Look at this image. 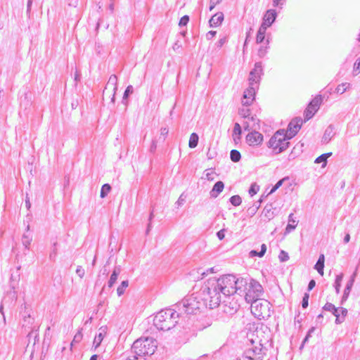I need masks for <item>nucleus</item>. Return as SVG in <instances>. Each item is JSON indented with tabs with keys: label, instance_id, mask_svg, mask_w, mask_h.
Wrapping results in <instances>:
<instances>
[{
	"label": "nucleus",
	"instance_id": "1",
	"mask_svg": "<svg viewBox=\"0 0 360 360\" xmlns=\"http://www.w3.org/2000/svg\"><path fill=\"white\" fill-rule=\"evenodd\" d=\"M220 289L216 278H209L202 286L199 292L209 309H214L221 302L223 293Z\"/></svg>",
	"mask_w": 360,
	"mask_h": 360
},
{
	"label": "nucleus",
	"instance_id": "2",
	"mask_svg": "<svg viewBox=\"0 0 360 360\" xmlns=\"http://www.w3.org/2000/svg\"><path fill=\"white\" fill-rule=\"evenodd\" d=\"M173 307L177 309L181 316L184 314H195L202 309L208 308L200 292L187 295Z\"/></svg>",
	"mask_w": 360,
	"mask_h": 360
},
{
	"label": "nucleus",
	"instance_id": "3",
	"mask_svg": "<svg viewBox=\"0 0 360 360\" xmlns=\"http://www.w3.org/2000/svg\"><path fill=\"white\" fill-rule=\"evenodd\" d=\"M216 282L219 284L223 296L226 297L240 293L246 285V278L236 277L233 274H226L216 278Z\"/></svg>",
	"mask_w": 360,
	"mask_h": 360
},
{
	"label": "nucleus",
	"instance_id": "4",
	"mask_svg": "<svg viewBox=\"0 0 360 360\" xmlns=\"http://www.w3.org/2000/svg\"><path fill=\"white\" fill-rule=\"evenodd\" d=\"M177 309L168 308L158 312L154 319L153 324L160 330H169L174 328L181 316L179 314Z\"/></svg>",
	"mask_w": 360,
	"mask_h": 360
},
{
	"label": "nucleus",
	"instance_id": "5",
	"mask_svg": "<svg viewBox=\"0 0 360 360\" xmlns=\"http://www.w3.org/2000/svg\"><path fill=\"white\" fill-rule=\"evenodd\" d=\"M157 348L156 340L153 338H140L134 342L131 351L136 355L148 358Z\"/></svg>",
	"mask_w": 360,
	"mask_h": 360
},
{
	"label": "nucleus",
	"instance_id": "6",
	"mask_svg": "<svg viewBox=\"0 0 360 360\" xmlns=\"http://www.w3.org/2000/svg\"><path fill=\"white\" fill-rule=\"evenodd\" d=\"M243 288V291L238 295L243 297L248 303H251L259 299L263 293L262 285L252 278H246V285Z\"/></svg>",
	"mask_w": 360,
	"mask_h": 360
},
{
	"label": "nucleus",
	"instance_id": "7",
	"mask_svg": "<svg viewBox=\"0 0 360 360\" xmlns=\"http://www.w3.org/2000/svg\"><path fill=\"white\" fill-rule=\"evenodd\" d=\"M290 139L285 134V130L281 129L277 131L274 136L269 139L268 146L271 148L276 153H281L289 147Z\"/></svg>",
	"mask_w": 360,
	"mask_h": 360
},
{
	"label": "nucleus",
	"instance_id": "8",
	"mask_svg": "<svg viewBox=\"0 0 360 360\" xmlns=\"http://www.w3.org/2000/svg\"><path fill=\"white\" fill-rule=\"evenodd\" d=\"M251 312L259 319H266L271 316V304L259 298L251 302Z\"/></svg>",
	"mask_w": 360,
	"mask_h": 360
},
{
	"label": "nucleus",
	"instance_id": "9",
	"mask_svg": "<svg viewBox=\"0 0 360 360\" xmlns=\"http://www.w3.org/2000/svg\"><path fill=\"white\" fill-rule=\"evenodd\" d=\"M259 120H258L256 126L255 124L250 125L248 122H244V129L245 131H250L252 129V131L248 134L246 136V141L250 146H258L262 143L263 141V135L258 132L257 130L259 129Z\"/></svg>",
	"mask_w": 360,
	"mask_h": 360
},
{
	"label": "nucleus",
	"instance_id": "10",
	"mask_svg": "<svg viewBox=\"0 0 360 360\" xmlns=\"http://www.w3.org/2000/svg\"><path fill=\"white\" fill-rule=\"evenodd\" d=\"M266 349L261 343L258 346H252L246 349L241 357L238 360H263Z\"/></svg>",
	"mask_w": 360,
	"mask_h": 360
},
{
	"label": "nucleus",
	"instance_id": "11",
	"mask_svg": "<svg viewBox=\"0 0 360 360\" xmlns=\"http://www.w3.org/2000/svg\"><path fill=\"white\" fill-rule=\"evenodd\" d=\"M263 67L262 62H257L255 64L254 68L250 72L248 82L250 85H255L259 87L262 75H263Z\"/></svg>",
	"mask_w": 360,
	"mask_h": 360
},
{
	"label": "nucleus",
	"instance_id": "12",
	"mask_svg": "<svg viewBox=\"0 0 360 360\" xmlns=\"http://www.w3.org/2000/svg\"><path fill=\"white\" fill-rule=\"evenodd\" d=\"M232 295H227L224 297V300L221 302L224 304V311L226 314H233L236 313L240 308V304L237 300H235L234 297H231Z\"/></svg>",
	"mask_w": 360,
	"mask_h": 360
},
{
	"label": "nucleus",
	"instance_id": "13",
	"mask_svg": "<svg viewBox=\"0 0 360 360\" xmlns=\"http://www.w3.org/2000/svg\"><path fill=\"white\" fill-rule=\"evenodd\" d=\"M18 295L16 291H8L6 293V295L2 300V302L0 305V313L2 315V319L4 324H6V319L5 314L4 312V306L6 304H11L15 303L17 300Z\"/></svg>",
	"mask_w": 360,
	"mask_h": 360
},
{
	"label": "nucleus",
	"instance_id": "14",
	"mask_svg": "<svg viewBox=\"0 0 360 360\" xmlns=\"http://www.w3.org/2000/svg\"><path fill=\"white\" fill-rule=\"evenodd\" d=\"M302 124V120L300 117H295L290 121L288 126V130L285 131L288 139H292L297 134Z\"/></svg>",
	"mask_w": 360,
	"mask_h": 360
},
{
	"label": "nucleus",
	"instance_id": "15",
	"mask_svg": "<svg viewBox=\"0 0 360 360\" xmlns=\"http://www.w3.org/2000/svg\"><path fill=\"white\" fill-rule=\"evenodd\" d=\"M259 87H256L255 85H250L249 84V86L246 89L243 93V97L242 99V103L243 105L249 106L252 104V101L255 99L256 90Z\"/></svg>",
	"mask_w": 360,
	"mask_h": 360
},
{
	"label": "nucleus",
	"instance_id": "16",
	"mask_svg": "<svg viewBox=\"0 0 360 360\" xmlns=\"http://www.w3.org/2000/svg\"><path fill=\"white\" fill-rule=\"evenodd\" d=\"M108 88L112 89V90L113 91V94H112V96L111 98V102L114 103L115 100V93L117 90V77L115 75H112L110 77V78L106 84V86L105 87V90L103 91V94Z\"/></svg>",
	"mask_w": 360,
	"mask_h": 360
},
{
	"label": "nucleus",
	"instance_id": "17",
	"mask_svg": "<svg viewBox=\"0 0 360 360\" xmlns=\"http://www.w3.org/2000/svg\"><path fill=\"white\" fill-rule=\"evenodd\" d=\"M355 276H356V273L354 272L346 284L343 295H342V296L341 297V300H340L341 305H342L347 300V299L349 297L352 288L354 283Z\"/></svg>",
	"mask_w": 360,
	"mask_h": 360
},
{
	"label": "nucleus",
	"instance_id": "18",
	"mask_svg": "<svg viewBox=\"0 0 360 360\" xmlns=\"http://www.w3.org/2000/svg\"><path fill=\"white\" fill-rule=\"evenodd\" d=\"M277 16L276 11L274 9L268 10L263 18V22L262 25L270 27L275 21Z\"/></svg>",
	"mask_w": 360,
	"mask_h": 360
},
{
	"label": "nucleus",
	"instance_id": "19",
	"mask_svg": "<svg viewBox=\"0 0 360 360\" xmlns=\"http://www.w3.org/2000/svg\"><path fill=\"white\" fill-rule=\"evenodd\" d=\"M20 267H18L15 271H13L11 274L10 278V287L11 288V291H15V288H18V283L20 281Z\"/></svg>",
	"mask_w": 360,
	"mask_h": 360
},
{
	"label": "nucleus",
	"instance_id": "20",
	"mask_svg": "<svg viewBox=\"0 0 360 360\" xmlns=\"http://www.w3.org/2000/svg\"><path fill=\"white\" fill-rule=\"evenodd\" d=\"M30 226L29 224L26 226V231L22 236V243L25 249L29 250L31 242L32 241V233L30 231Z\"/></svg>",
	"mask_w": 360,
	"mask_h": 360
},
{
	"label": "nucleus",
	"instance_id": "21",
	"mask_svg": "<svg viewBox=\"0 0 360 360\" xmlns=\"http://www.w3.org/2000/svg\"><path fill=\"white\" fill-rule=\"evenodd\" d=\"M224 15L222 12H218L214 15L212 16V18L209 20L210 27H219L221 25L222 22L224 21Z\"/></svg>",
	"mask_w": 360,
	"mask_h": 360
},
{
	"label": "nucleus",
	"instance_id": "22",
	"mask_svg": "<svg viewBox=\"0 0 360 360\" xmlns=\"http://www.w3.org/2000/svg\"><path fill=\"white\" fill-rule=\"evenodd\" d=\"M224 184L221 181H219L212 187L210 192V197L216 198L224 190Z\"/></svg>",
	"mask_w": 360,
	"mask_h": 360
},
{
	"label": "nucleus",
	"instance_id": "23",
	"mask_svg": "<svg viewBox=\"0 0 360 360\" xmlns=\"http://www.w3.org/2000/svg\"><path fill=\"white\" fill-rule=\"evenodd\" d=\"M122 271V267L120 265L115 266L112 271V274L110 275V279L108 282V286L111 288L116 283L117 280L118 276L120 274Z\"/></svg>",
	"mask_w": 360,
	"mask_h": 360
},
{
	"label": "nucleus",
	"instance_id": "24",
	"mask_svg": "<svg viewBox=\"0 0 360 360\" xmlns=\"http://www.w3.org/2000/svg\"><path fill=\"white\" fill-rule=\"evenodd\" d=\"M334 127L333 125H329L325 130L323 136L322 137V142L328 143L332 138L335 136V133L334 131Z\"/></svg>",
	"mask_w": 360,
	"mask_h": 360
},
{
	"label": "nucleus",
	"instance_id": "25",
	"mask_svg": "<svg viewBox=\"0 0 360 360\" xmlns=\"http://www.w3.org/2000/svg\"><path fill=\"white\" fill-rule=\"evenodd\" d=\"M31 313L32 309L29 305H27L26 303H24L21 305L20 309V316L21 319H25L32 316Z\"/></svg>",
	"mask_w": 360,
	"mask_h": 360
},
{
	"label": "nucleus",
	"instance_id": "26",
	"mask_svg": "<svg viewBox=\"0 0 360 360\" xmlns=\"http://www.w3.org/2000/svg\"><path fill=\"white\" fill-rule=\"evenodd\" d=\"M268 27L261 25L256 37V41L257 44H261L264 41L265 38L266 31Z\"/></svg>",
	"mask_w": 360,
	"mask_h": 360
},
{
	"label": "nucleus",
	"instance_id": "27",
	"mask_svg": "<svg viewBox=\"0 0 360 360\" xmlns=\"http://www.w3.org/2000/svg\"><path fill=\"white\" fill-rule=\"evenodd\" d=\"M288 224L285 228V232L290 233L292 230H294L297 226V221L294 218V214L292 213L290 214L288 216Z\"/></svg>",
	"mask_w": 360,
	"mask_h": 360
},
{
	"label": "nucleus",
	"instance_id": "28",
	"mask_svg": "<svg viewBox=\"0 0 360 360\" xmlns=\"http://www.w3.org/2000/svg\"><path fill=\"white\" fill-rule=\"evenodd\" d=\"M347 312L348 311L346 308L340 307L339 313L336 316L335 323L336 324L342 323L345 321V317L347 315Z\"/></svg>",
	"mask_w": 360,
	"mask_h": 360
},
{
	"label": "nucleus",
	"instance_id": "29",
	"mask_svg": "<svg viewBox=\"0 0 360 360\" xmlns=\"http://www.w3.org/2000/svg\"><path fill=\"white\" fill-rule=\"evenodd\" d=\"M321 96H317L309 103L308 106L309 107V108H311L314 112H316L319 108V105L321 103Z\"/></svg>",
	"mask_w": 360,
	"mask_h": 360
},
{
	"label": "nucleus",
	"instance_id": "30",
	"mask_svg": "<svg viewBox=\"0 0 360 360\" xmlns=\"http://www.w3.org/2000/svg\"><path fill=\"white\" fill-rule=\"evenodd\" d=\"M323 309L331 312L336 317L339 313L340 307H336L333 304L327 302L323 307Z\"/></svg>",
	"mask_w": 360,
	"mask_h": 360
},
{
	"label": "nucleus",
	"instance_id": "31",
	"mask_svg": "<svg viewBox=\"0 0 360 360\" xmlns=\"http://www.w3.org/2000/svg\"><path fill=\"white\" fill-rule=\"evenodd\" d=\"M266 251V245L265 244H262L261 245V250L259 252L252 250L249 252V256L250 257H262L264 255Z\"/></svg>",
	"mask_w": 360,
	"mask_h": 360
},
{
	"label": "nucleus",
	"instance_id": "32",
	"mask_svg": "<svg viewBox=\"0 0 360 360\" xmlns=\"http://www.w3.org/2000/svg\"><path fill=\"white\" fill-rule=\"evenodd\" d=\"M34 322V319L32 316H30L29 318L22 319V326L26 329H31L32 325Z\"/></svg>",
	"mask_w": 360,
	"mask_h": 360
},
{
	"label": "nucleus",
	"instance_id": "33",
	"mask_svg": "<svg viewBox=\"0 0 360 360\" xmlns=\"http://www.w3.org/2000/svg\"><path fill=\"white\" fill-rule=\"evenodd\" d=\"M198 136L196 133H192L190 136L188 146L191 148H194L198 146Z\"/></svg>",
	"mask_w": 360,
	"mask_h": 360
},
{
	"label": "nucleus",
	"instance_id": "34",
	"mask_svg": "<svg viewBox=\"0 0 360 360\" xmlns=\"http://www.w3.org/2000/svg\"><path fill=\"white\" fill-rule=\"evenodd\" d=\"M269 37L267 38L266 39V46H261L258 50V56L260 58H264L266 54L268 52V49H269Z\"/></svg>",
	"mask_w": 360,
	"mask_h": 360
},
{
	"label": "nucleus",
	"instance_id": "35",
	"mask_svg": "<svg viewBox=\"0 0 360 360\" xmlns=\"http://www.w3.org/2000/svg\"><path fill=\"white\" fill-rule=\"evenodd\" d=\"M342 278H343V274H340L336 276L335 281L333 286L335 288V292L337 294L340 293V290Z\"/></svg>",
	"mask_w": 360,
	"mask_h": 360
},
{
	"label": "nucleus",
	"instance_id": "36",
	"mask_svg": "<svg viewBox=\"0 0 360 360\" xmlns=\"http://www.w3.org/2000/svg\"><path fill=\"white\" fill-rule=\"evenodd\" d=\"M37 330L38 327L33 326V328L30 329V331L28 332L27 338L29 342H30L31 338H34V344H35L36 338L38 337Z\"/></svg>",
	"mask_w": 360,
	"mask_h": 360
},
{
	"label": "nucleus",
	"instance_id": "37",
	"mask_svg": "<svg viewBox=\"0 0 360 360\" xmlns=\"http://www.w3.org/2000/svg\"><path fill=\"white\" fill-rule=\"evenodd\" d=\"M230 158L233 162H238L241 158L240 153L237 150H231L230 153Z\"/></svg>",
	"mask_w": 360,
	"mask_h": 360
},
{
	"label": "nucleus",
	"instance_id": "38",
	"mask_svg": "<svg viewBox=\"0 0 360 360\" xmlns=\"http://www.w3.org/2000/svg\"><path fill=\"white\" fill-rule=\"evenodd\" d=\"M128 281H123L117 289V293L118 296H121L124 293L125 289L128 287Z\"/></svg>",
	"mask_w": 360,
	"mask_h": 360
},
{
	"label": "nucleus",
	"instance_id": "39",
	"mask_svg": "<svg viewBox=\"0 0 360 360\" xmlns=\"http://www.w3.org/2000/svg\"><path fill=\"white\" fill-rule=\"evenodd\" d=\"M110 190H111V186L110 184H103L101 189V194H100L101 198H104L105 197H106L108 195V194L109 193V192L110 191Z\"/></svg>",
	"mask_w": 360,
	"mask_h": 360
},
{
	"label": "nucleus",
	"instance_id": "40",
	"mask_svg": "<svg viewBox=\"0 0 360 360\" xmlns=\"http://www.w3.org/2000/svg\"><path fill=\"white\" fill-rule=\"evenodd\" d=\"M133 91H134V89L131 85H129L127 87V89H125V91L124 92V95L122 97V103H124V105L127 104V100L130 94H131L133 93Z\"/></svg>",
	"mask_w": 360,
	"mask_h": 360
},
{
	"label": "nucleus",
	"instance_id": "41",
	"mask_svg": "<svg viewBox=\"0 0 360 360\" xmlns=\"http://www.w3.org/2000/svg\"><path fill=\"white\" fill-rule=\"evenodd\" d=\"M350 86V84L347 82L342 83L341 84H339L335 91L337 93H340V94H342L345 93L347 89Z\"/></svg>",
	"mask_w": 360,
	"mask_h": 360
},
{
	"label": "nucleus",
	"instance_id": "42",
	"mask_svg": "<svg viewBox=\"0 0 360 360\" xmlns=\"http://www.w3.org/2000/svg\"><path fill=\"white\" fill-rule=\"evenodd\" d=\"M241 133H242V129H241L240 125L238 122L235 123L233 131V139L236 141V136H238V139H240Z\"/></svg>",
	"mask_w": 360,
	"mask_h": 360
},
{
	"label": "nucleus",
	"instance_id": "43",
	"mask_svg": "<svg viewBox=\"0 0 360 360\" xmlns=\"http://www.w3.org/2000/svg\"><path fill=\"white\" fill-rule=\"evenodd\" d=\"M124 360H148L146 357L136 355L133 352H130V354L127 355Z\"/></svg>",
	"mask_w": 360,
	"mask_h": 360
},
{
	"label": "nucleus",
	"instance_id": "44",
	"mask_svg": "<svg viewBox=\"0 0 360 360\" xmlns=\"http://www.w3.org/2000/svg\"><path fill=\"white\" fill-rule=\"evenodd\" d=\"M57 245H58V243L57 242H54L53 243V245H52V248H51V251L49 254V258L51 260H53L54 261L56 259V257L57 256Z\"/></svg>",
	"mask_w": 360,
	"mask_h": 360
},
{
	"label": "nucleus",
	"instance_id": "45",
	"mask_svg": "<svg viewBox=\"0 0 360 360\" xmlns=\"http://www.w3.org/2000/svg\"><path fill=\"white\" fill-rule=\"evenodd\" d=\"M229 201L233 206H238L241 204L242 199L239 195H235L230 198Z\"/></svg>",
	"mask_w": 360,
	"mask_h": 360
},
{
	"label": "nucleus",
	"instance_id": "46",
	"mask_svg": "<svg viewBox=\"0 0 360 360\" xmlns=\"http://www.w3.org/2000/svg\"><path fill=\"white\" fill-rule=\"evenodd\" d=\"M103 340V335L102 333H99L98 335H96V337L94 338V343H93V345L96 349L99 347V345H101Z\"/></svg>",
	"mask_w": 360,
	"mask_h": 360
},
{
	"label": "nucleus",
	"instance_id": "47",
	"mask_svg": "<svg viewBox=\"0 0 360 360\" xmlns=\"http://www.w3.org/2000/svg\"><path fill=\"white\" fill-rule=\"evenodd\" d=\"M238 114L244 118H248V120L251 117H250V110L248 108H240L238 110Z\"/></svg>",
	"mask_w": 360,
	"mask_h": 360
},
{
	"label": "nucleus",
	"instance_id": "48",
	"mask_svg": "<svg viewBox=\"0 0 360 360\" xmlns=\"http://www.w3.org/2000/svg\"><path fill=\"white\" fill-rule=\"evenodd\" d=\"M263 214L266 218L270 220L274 217V212L271 211V208L268 206H265L263 210Z\"/></svg>",
	"mask_w": 360,
	"mask_h": 360
},
{
	"label": "nucleus",
	"instance_id": "49",
	"mask_svg": "<svg viewBox=\"0 0 360 360\" xmlns=\"http://www.w3.org/2000/svg\"><path fill=\"white\" fill-rule=\"evenodd\" d=\"M316 112H314L311 108H308L304 111V119L305 120H309L311 119L315 114Z\"/></svg>",
	"mask_w": 360,
	"mask_h": 360
},
{
	"label": "nucleus",
	"instance_id": "50",
	"mask_svg": "<svg viewBox=\"0 0 360 360\" xmlns=\"http://www.w3.org/2000/svg\"><path fill=\"white\" fill-rule=\"evenodd\" d=\"M314 268L317 270L320 275H323L324 263H322L321 262H316Z\"/></svg>",
	"mask_w": 360,
	"mask_h": 360
},
{
	"label": "nucleus",
	"instance_id": "51",
	"mask_svg": "<svg viewBox=\"0 0 360 360\" xmlns=\"http://www.w3.org/2000/svg\"><path fill=\"white\" fill-rule=\"evenodd\" d=\"M314 331V327L311 328L309 330L307 335L305 336V338H304V340H303V341L302 342V345H301V346L300 347V349H302L303 348L304 344L308 341L309 338L311 337V333H313Z\"/></svg>",
	"mask_w": 360,
	"mask_h": 360
},
{
	"label": "nucleus",
	"instance_id": "52",
	"mask_svg": "<svg viewBox=\"0 0 360 360\" xmlns=\"http://www.w3.org/2000/svg\"><path fill=\"white\" fill-rule=\"evenodd\" d=\"M321 162L323 163L322 167H326V165L327 164V160L326 159V158L324 157V155L323 154L321 155L320 156H319L318 158H316L315 160V163H321Z\"/></svg>",
	"mask_w": 360,
	"mask_h": 360
},
{
	"label": "nucleus",
	"instance_id": "53",
	"mask_svg": "<svg viewBox=\"0 0 360 360\" xmlns=\"http://www.w3.org/2000/svg\"><path fill=\"white\" fill-rule=\"evenodd\" d=\"M259 191V186L256 185L255 184H253L251 185L250 188H249V194L251 196H253Z\"/></svg>",
	"mask_w": 360,
	"mask_h": 360
},
{
	"label": "nucleus",
	"instance_id": "54",
	"mask_svg": "<svg viewBox=\"0 0 360 360\" xmlns=\"http://www.w3.org/2000/svg\"><path fill=\"white\" fill-rule=\"evenodd\" d=\"M309 295L308 293H304L303 297H302V307L303 308H307L309 305Z\"/></svg>",
	"mask_w": 360,
	"mask_h": 360
},
{
	"label": "nucleus",
	"instance_id": "55",
	"mask_svg": "<svg viewBox=\"0 0 360 360\" xmlns=\"http://www.w3.org/2000/svg\"><path fill=\"white\" fill-rule=\"evenodd\" d=\"M188 22H189V16L187 15H185L181 18L179 22V25L180 27L186 26Z\"/></svg>",
	"mask_w": 360,
	"mask_h": 360
},
{
	"label": "nucleus",
	"instance_id": "56",
	"mask_svg": "<svg viewBox=\"0 0 360 360\" xmlns=\"http://www.w3.org/2000/svg\"><path fill=\"white\" fill-rule=\"evenodd\" d=\"M281 262H286L289 259L288 254L284 250H281L278 256Z\"/></svg>",
	"mask_w": 360,
	"mask_h": 360
},
{
	"label": "nucleus",
	"instance_id": "57",
	"mask_svg": "<svg viewBox=\"0 0 360 360\" xmlns=\"http://www.w3.org/2000/svg\"><path fill=\"white\" fill-rule=\"evenodd\" d=\"M285 179H286V178H283V179H282L279 180V181H278V182L274 185V186L271 188V191H270V193H272L275 192V191H276L278 188H280V187L282 186V184H283V181H284Z\"/></svg>",
	"mask_w": 360,
	"mask_h": 360
},
{
	"label": "nucleus",
	"instance_id": "58",
	"mask_svg": "<svg viewBox=\"0 0 360 360\" xmlns=\"http://www.w3.org/2000/svg\"><path fill=\"white\" fill-rule=\"evenodd\" d=\"M76 274L80 278H83L85 274V271L82 266H77L76 269Z\"/></svg>",
	"mask_w": 360,
	"mask_h": 360
},
{
	"label": "nucleus",
	"instance_id": "59",
	"mask_svg": "<svg viewBox=\"0 0 360 360\" xmlns=\"http://www.w3.org/2000/svg\"><path fill=\"white\" fill-rule=\"evenodd\" d=\"M227 38L226 37H224L219 39V41L217 42L216 46L217 48L220 49L223 46V45L226 43Z\"/></svg>",
	"mask_w": 360,
	"mask_h": 360
},
{
	"label": "nucleus",
	"instance_id": "60",
	"mask_svg": "<svg viewBox=\"0 0 360 360\" xmlns=\"http://www.w3.org/2000/svg\"><path fill=\"white\" fill-rule=\"evenodd\" d=\"M221 1V0H210L209 10L212 11Z\"/></svg>",
	"mask_w": 360,
	"mask_h": 360
},
{
	"label": "nucleus",
	"instance_id": "61",
	"mask_svg": "<svg viewBox=\"0 0 360 360\" xmlns=\"http://www.w3.org/2000/svg\"><path fill=\"white\" fill-rule=\"evenodd\" d=\"M354 71L360 72V58H358L354 64Z\"/></svg>",
	"mask_w": 360,
	"mask_h": 360
},
{
	"label": "nucleus",
	"instance_id": "62",
	"mask_svg": "<svg viewBox=\"0 0 360 360\" xmlns=\"http://www.w3.org/2000/svg\"><path fill=\"white\" fill-rule=\"evenodd\" d=\"M217 34V32L216 31H213V30H211V31H209L207 34H206V38L207 40H210L212 39V38H214L215 37Z\"/></svg>",
	"mask_w": 360,
	"mask_h": 360
},
{
	"label": "nucleus",
	"instance_id": "63",
	"mask_svg": "<svg viewBox=\"0 0 360 360\" xmlns=\"http://www.w3.org/2000/svg\"><path fill=\"white\" fill-rule=\"evenodd\" d=\"M258 120H259V119H257L254 116H252L249 120H248L247 122H248L250 125H253L254 124L257 126V123L258 122Z\"/></svg>",
	"mask_w": 360,
	"mask_h": 360
},
{
	"label": "nucleus",
	"instance_id": "64",
	"mask_svg": "<svg viewBox=\"0 0 360 360\" xmlns=\"http://www.w3.org/2000/svg\"><path fill=\"white\" fill-rule=\"evenodd\" d=\"M217 236L219 240H223L225 237L224 230L221 229L217 233Z\"/></svg>",
	"mask_w": 360,
	"mask_h": 360
}]
</instances>
